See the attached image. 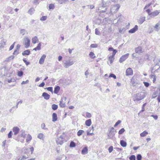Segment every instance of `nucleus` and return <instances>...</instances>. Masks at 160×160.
<instances>
[{
	"label": "nucleus",
	"mask_w": 160,
	"mask_h": 160,
	"mask_svg": "<svg viewBox=\"0 0 160 160\" xmlns=\"http://www.w3.org/2000/svg\"><path fill=\"white\" fill-rule=\"evenodd\" d=\"M30 41H25L24 43L25 47L26 48H28L30 45Z\"/></svg>",
	"instance_id": "obj_21"
},
{
	"label": "nucleus",
	"mask_w": 160,
	"mask_h": 160,
	"mask_svg": "<svg viewBox=\"0 0 160 160\" xmlns=\"http://www.w3.org/2000/svg\"><path fill=\"white\" fill-rule=\"evenodd\" d=\"M19 53L17 51V50H14V52L13 53V54L14 55H17Z\"/></svg>",
	"instance_id": "obj_64"
},
{
	"label": "nucleus",
	"mask_w": 160,
	"mask_h": 160,
	"mask_svg": "<svg viewBox=\"0 0 160 160\" xmlns=\"http://www.w3.org/2000/svg\"><path fill=\"white\" fill-rule=\"evenodd\" d=\"M60 88L59 86H55L54 88V93L55 94H57L60 90Z\"/></svg>",
	"instance_id": "obj_17"
},
{
	"label": "nucleus",
	"mask_w": 160,
	"mask_h": 160,
	"mask_svg": "<svg viewBox=\"0 0 160 160\" xmlns=\"http://www.w3.org/2000/svg\"><path fill=\"white\" fill-rule=\"evenodd\" d=\"M129 53H128L122 55L119 59V62L120 63H122L128 57Z\"/></svg>",
	"instance_id": "obj_8"
},
{
	"label": "nucleus",
	"mask_w": 160,
	"mask_h": 160,
	"mask_svg": "<svg viewBox=\"0 0 160 160\" xmlns=\"http://www.w3.org/2000/svg\"><path fill=\"white\" fill-rule=\"evenodd\" d=\"M125 131V130L124 128H122L118 132V134H121L123 133L124 131Z\"/></svg>",
	"instance_id": "obj_40"
},
{
	"label": "nucleus",
	"mask_w": 160,
	"mask_h": 160,
	"mask_svg": "<svg viewBox=\"0 0 160 160\" xmlns=\"http://www.w3.org/2000/svg\"><path fill=\"white\" fill-rule=\"evenodd\" d=\"M67 99V98L66 97L62 98L59 103V106L61 108H64L65 107L66 105L65 104V101Z\"/></svg>",
	"instance_id": "obj_7"
},
{
	"label": "nucleus",
	"mask_w": 160,
	"mask_h": 160,
	"mask_svg": "<svg viewBox=\"0 0 160 160\" xmlns=\"http://www.w3.org/2000/svg\"><path fill=\"white\" fill-rule=\"evenodd\" d=\"M95 33L97 35H99L100 34V32L98 31V28H96L95 29Z\"/></svg>",
	"instance_id": "obj_50"
},
{
	"label": "nucleus",
	"mask_w": 160,
	"mask_h": 160,
	"mask_svg": "<svg viewBox=\"0 0 160 160\" xmlns=\"http://www.w3.org/2000/svg\"><path fill=\"white\" fill-rule=\"evenodd\" d=\"M159 25L160 24L158 23L154 26V28L156 29V30L157 31H158V28L159 26Z\"/></svg>",
	"instance_id": "obj_60"
},
{
	"label": "nucleus",
	"mask_w": 160,
	"mask_h": 160,
	"mask_svg": "<svg viewBox=\"0 0 160 160\" xmlns=\"http://www.w3.org/2000/svg\"><path fill=\"white\" fill-rule=\"evenodd\" d=\"M45 125L44 123H43L41 124V128L42 129L44 130H48V128H45Z\"/></svg>",
	"instance_id": "obj_37"
},
{
	"label": "nucleus",
	"mask_w": 160,
	"mask_h": 160,
	"mask_svg": "<svg viewBox=\"0 0 160 160\" xmlns=\"http://www.w3.org/2000/svg\"><path fill=\"white\" fill-rule=\"evenodd\" d=\"M29 82V80H27L26 81H23L22 83V84H24L28 83Z\"/></svg>",
	"instance_id": "obj_59"
},
{
	"label": "nucleus",
	"mask_w": 160,
	"mask_h": 160,
	"mask_svg": "<svg viewBox=\"0 0 160 160\" xmlns=\"http://www.w3.org/2000/svg\"><path fill=\"white\" fill-rule=\"evenodd\" d=\"M130 84L133 86H134L135 85L134 77H132L131 79Z\"/></svg>",
	"instance_id": "obj_22"
},
{
	"label": "nucleus",
	"mask_w": 160,
	"mask_h": 160,
	"mask_svg": "<svg viewBox=\"0 0 160 160\" xmlns=\"http://www.w3.org/2000/svg\"><path fill=\"white\" fill-rule=\"evenodd\" d=\"M30 53V51L29 50H27L24 51L22 53V54L23 56H25V55H28Z\"/></svg>",
	"instance_id": "obj_19"
},
{
	"label": "nucleus",
	"mask_w": 160,
	"mask_h": 160,
	"mask_svg": "<svg viewBox=\"0 0 160 160\" xmlns=\"http://www.w3.org/2000/svg\"><path fill=\"white\" fill-rule=\"evenodd\" d=\"M120 144L123 147H126L127 145V142L123 140L120 141Z\"/></svg>",
	"instance_id": "obj_20"
},
{
	"label": "nucleus",
	"mask_w": 160,
	"mask_h": 160,
	"mask_svg": "<svg viewBox=\"0 0 160 160\" xmlns=\"http://www.w3.org/2000/svg\"><path fill=\"white\" fill-rule=\"evenodd\" d=\"M117 52V50L115 49V50H113V51H112V55L111 56L114 57L115 54Z\"/></svg>",
	"instance_id": "obj_51"
},
{
	"label": "nucleus",
	"mask_w": 160,
	"mask_h": 160,
	"mask_svg": "<svg viewBox=\"0 0 160 160\" xmlns=\"http://www.w3.org/2000/svg\"><path fill=\"white\" fill-rule=\"evenodd\" d=\"M49 9H53L54 8V5L53 4H49Z\"/></svg>",
	"instance_id": "obj_42"
},
{
	"label": "nucleus",
	"mask_w": 160,
	"mask_h": 160,
	"mask_svg": "<svg viewBox=\"0 0 160 160\" xmlns=\"http://www.w3.org/2000/svg\"><path fill=\"white\" fill-rule=\"evenodd\" d=\"M120 7V5L118 4L113 5L110 9V12L111 13H116L118 11Z\"/></svg>",
	"instance_id": "obj_5"
},
{
	"label": "nucleus",
	"mask_w": 160,
	"mask_h": 160,
	"mask_svg": "<svg viewBox=\"0 0 160 160\" xmlns=\"http://www.w3.org/2000/svg\"><path fill=\"white\" fill-rule=\"evenodd\" d=\"M46 57V55L45 54H43L41 58H40L39 61V63L40 64H42L44 61V60L45 58Z\"/></svg>",
	"instance_id": "obj_15"
},
{
	"label": "nucleus",
	"mask_w": 160,
	"mask_h": 160,
	"mask_svg": "<svg viewBox=\"0 0 160 160\" xmlns=\"http://www.w3.org/2000/svg\"><path fill=\"white\" fill-rule=\"evenodd\" d=\"M84 132V131L83 130H80L77 132V135L78 136H80Z\"/></svg>",
	"instance_id": "obj_27"
},
{
	"label": "nucleus",
	"mask_w": 160,
	"mask_h": 160,
	"mask_svg": "<svg viewBox=\"0 0 160 160\" xmlns=\"http://www.w3.org/2000/svg\"><path fill=\"white\" fill-rule=\"evenodd\" d=\"M52 108L53 110H56L58 108V106L55 104H53L52 106Z\"/></svg>",
	"instance_id": "obj_29"
},
{
	"label": "nucleus",
	"mask_w": 160,
	"mask_h": 160,
	"mask_svg": "<svg viewBox=\"0 0 160 160\" xmlns=\"http://www.w3.org/2000/svg\"><path fill=\"white\" fill-rule=\"evenodd\" d=\"M74 63V62L73 61L71 60V59H69L68 60L65 61L63 62V65L65 68H68L73 65Z\"/></svg>",
	"instance_id": "obj_2"
},
{
	"label": "nucleus",
	"mask_w": 160,
	"mask_h": 160,
	"mask_svg": "<svg viewBox=\"0 0 160 160\" xmlns=\"http://www.w3.org/2000/svg\"><path fill=\"white\" fill-rule=\"evenodd\" d=\"M136 53L139 54L143 52L142 48L141 46H138L135 49Z\"/></svg>",
	"instance_id": "obj_10"
},
{
	"label": "nucleus",
	"mask_w": 160,
	"mask_h": 160,
	"mask_svg": "<svg viewBox=\"0 0 160 160\" xmlns=\"http://www.w3.org/2000/svg\"><path fill=\"white\" fill-rule=\"evenodd\" d=\"M34 11L35 10L34 8H31L28 10V12L29 14L31 15L33 13Z\"/></svg>",
	"instance_id": "obj_25"
},
{
	"label": "nucleus",
	"mask_w": 160,
	"mask_h": 160,
	"mask_svg": "<svg viewBox=\"0 0 160 160\" xmlns=\"http://www.w3.org/2000/svg\"><path fill=\"white\" fill-rule=\"evenodd\" d=\"M12 131H10L8 134V137L9 138H12Z\"/></svg>",
	"instance_id": "obj_55"
},
{
	"label": "nucleus",
	"mask_w": 160,
	"mask_h": 160,
	"mask_svg": "<svg viewBox=\"0 0 160 160\" xmlns=\"http://www.w3.org/2000/svg\"><path fill=\"white\" fill-rule=\"evenodd\" d=\"M146 104H147L146 103H145L143 104L142 107V110H141L140 111L138 114H139L140 113L142 112H144L145 111L144 108L146 105Z\"/></svg>",
	"instance_id": "obj_31"
},
{
	"label": "nucleus",
	"mask_w": 160,
	"mask_h": 160,
	"mask_svg": "<svg viewBox=\"0 0 160 160\" xmlns=\"http://www.w3.org/2000/svg\"><path fill=\"white\" fill-rule=\"evenodd\" d=\"M47 18V16H43L40 18V20L41 21H44L46 20Z\"/></svg>",
	"instance_id": "obj_38"
},
{
	"label": "nucleus",
	"mask_w": 160,
	"mask_h": 160,
	"mask_svg": "<svg viewBox=\"0 0 160 160\" xmlns=\"http://www.w3.org/2000/svg\"><path fill=\"white\" fill-rule=\"evenodd\" d=\"M109 77H112L114 78V79L116 78V76L113 73H111L109 76Z\"/></svg>",
	"instance_id": "obj_47"
},
{
	"label": "nucleus",
	"mask_w": 160,
	"mask_h": 160,
	"mask_svg": "<svg viewBox=\"0 0 160 160\" xmlns=\"http://www.w3.org/2000/svg\"><path fill=\"white\" fill-rule=\"evenodd\" d=\"M76 146V143L73 141H71L70 144V147L71 148L75 147Z\"/></svg>",
	"instance_id": "obj_26"
},
{
	"label": "nucleus",
	"mask_w": 160,
	"mask_h": 160,
	"mask_svg": "<svg viewBox=\"0 0 160 160\" xmlns=\"http://www.w3.org/2000/svg\"><path fill=\"white\" fill-rule=\"evenodd\" d=\"M45 89H47V90L49 91L52 92H53V88L52 87H50L45 88Z\"/></svg>",
	"instance_id": "obj_36"
},
{
	"label": "nucleus",
	"mask_w": 160,
	"mask_h": 160,
	"mask_svg": "<svg viewBox=\"0 0 160 160\" xmlns=\"http://www.w3.org/2000/svg\"><path fill=\"white\" fill-rule=\"evenodd\" d=\"M160 13V12L158 10H156L153 12H152L150 14V16L151 18H154L156 16Z\"/></svg>",
	"instance_id": "obj_9"
},
{
	"label": "nucleus",
	"mask_w": 160,
	"mask_h": 160,
	"mask_svg": "<svg viewBox=\"0 0 160 160\" xmlns=\"http://www.w3.org/2000/svg\"><path fill=\"white\" fill-rule=\"evenodd\" d=\"M23 72L22 71H18V75L19 77H21L23 75Z\"/></svg>",
	"instance_id": "obj_45"
},
{
	"label": "nucleus",
	"mask_w": 160,
	"mask_h": 160,
	"mask_svg": "<svg viewBox=\"0 0 160 160\" xmlns=\"http://www.w3.org/2000/svg\"><path fill=\"white\" fill-rule=\"evenodd\" d=\"M34 149L33 147H32L30 148L29 149H28V148L25 149V150L27 151H28L30 150V151L31 152V154H32L33 153V152L34 151Z\"/></svg>",
	"instance_id": "obj_35"
},
{
	"label": "nucleus",
	"mask_w": 160,
	"mask_h": 160,
	"mask_svg": "<svg viewBox=\"0 0 160 160\" xmlns=\"http://www.w3.org/2000/svg\"><path fill=\"white\" fill-rule=\"evenodd\" d=\"M20 129L18 127H14L12 129V131L14 132V135H16L19 132Z\"/></svg>",
	"instance_id": "obj_12"
},
{
	"label": "nucleus",
	"mask_w": 160,
	"mask_h": 160,
	"mask_svg": "<svg viewBox=\"0 0 160 160\" xmlns=\"http://www.w3.org/2000/svg\"><path fill=\"white\" fill-rule=\"evenodd\" d=\"M26 134L25 133V132H22V133L21 134L20 136L24 138L26 137Z\"/></svg>",
	"instance_id": "obj_56"
},
{
	"label": "nucleus",
	"mask_w": 160,
	"mask_h": 160,
	"mask_svg": "<svg viewBox=\"0 0 160 160\" xmlns=\"http://www.w3.org/2000/svg\"><path fill=\"white\" fill-rule=\"evenodd\" d=\"M147 95L146 92L138 93L134 94L136 98H133L134 101H139L143 99Z\"/></svg>",
	"instance_id": "obj_1"
},
{
	"label": "nucleus",
	"mask_w": 160,
	"mask_h": 160,
	"mask_svg": "<svg viewBox=\"0 0 160 160\" xmlns=\"http://www.w3.org/2000/svg\"><path fill=\"white\" fill-rule=\"evenodd\" d=\"M45 84L44 82H42L38 86L40 87H43L45 85Z\"/></svg>",
	"instance_id": "obj_61"
},
{
	"label": "nucleus",
	"mask_w": 160,
	"mask_h": 160,
	"mask_svg": "<svg viewBox=\"0 0 160 160\" xmlns=\"http://www.w3.org/2000/svg\"><path fill=\"white\" fill-rule=\"evenodd\" d=\"M145 17H142L139 20V23H140V24L142 23L143 22L145 21Z\"/></svg>",
	"instance_id": "obj_33"
},
{
	"label": "nucleus",
	"mask_w": 160,
	"mask_h": 160,
	"mask_svg": "<svg viewBox=\"0 0 160 160\" xmlns=\"http://www.w3.org/2000/svg\"><path fill=\"white\" fill-rule=\"evenodd\" d=\"M32 138L31 136L30 135H28V137L26 139V141L28 142L29 141H30L32 139Z\"/></svg>",
	"instance_id": "obj_43"
},
{
	"label": "nucleus",
	"mask_w": 160,
	"mask_h": 160,
	"mask_svg": "<svg viewBox=\"0 0 160 160\" xmlns=\"http://www.w3.org/2000/svg\"><path fill=\"white\" fill-rule=\"evenodd\" d=\"M130 160H136V157L134 155H132L129 158Z\"/></svg>",
	"instance_id": "obj_39"
},
{
	"label": "nucleus",
	"mask_w": 160,
	"mask_h": 160,
	"mask_svg": "<svg viewBox=\"0 0 160 160\" xmlns=\"http://www.w3.org/2000/svg\"><path fill=\"white\" fill-rule=\"evenodd\" d=\"M91 120L90 119L87 120L85 122V124L87 126H90L91 125Z\"/></svg>",
	"instance_id": "obj_23"
},
{
	"label": "nucleus",
	"mask_w": 160,
	"mask_h": 160,
	"mask_svg": "<svg viewBox=\"0 0 160 160\" xmlns=\"http://www.w3.org/2000/svg\"><path fill=\"white\" fill-rule=\"evenodd\" d=\"M15 57L13 55H12L9 57L8 58H7V61H8L11 60L13 59Z\"/></svg>",
	"instance_id": "obj_44"
},
{
	"label": "nucleus",
	"mask_w": 160,
	"mask_h": 160,
	"mask_svg": "<svg viewBox=\"0 0 160 160\" xmlns=\"http://www.w3.org/2000/svg\"><path fill=\"white\" fill-rule=\"evenodd\" d=\"M114 57L112 56H110L109 57L108 60L110 61V63H112L113 61L114 60Z\"/></svg>",
	"instance_id": "obj_28"
},
{
	"label": "nucleus",
	"mask_w": 160,
	"mask_h": 160,
	"mask_svg": "<svg viewBox=\"0 0 160 160\" xmlns=\"http://www.w3.org/2000/svg\"><path fill=\"white\" fill-rule=\"evenodd\" d=\"M15 42H14L10 47L9 48V50H12L14 47V44Z\"/></svg>",
	"instance_id": "obj_57"
},
{
	"label": "nucleus",
	"mask_w": 160,
	"mask_h": 160,
	"mask_svg": "<svg viewBox=\"0 0 160 160\" xmlns=\"http://www.w3.org/2000/svg\"><path fill=\"white\" fill-rule=\"evenodd\" d=\"M88 153V149L87 147H84L82 150L81 153L83 155L87 154Z\"/></svg>",
	"instance_id": "obj_16"
},
{
	"label": "nucleus",
	"mask_w": 160,
	"mask_h": 160,
	"mask_svg": "<svg viewBox=\"0 0 160 160\" xmlns=\"http://www.w3.org/2000/svg\"><path fill=\"white\" fill-rule=\"evenodd\" d=\"M22 60L23 61V62L25 63V64H26V65L27 66H28L30 64V62H29L27 61V60L25 58H23L22 59Z\"/></svg>",
	"instance_id": "obj_46"
},
{
	"label": "nucleus",
	"mask_w": 160,
	"mask_h": 160,
	"mask_svg": "<svg viewBox=\"0 0 160 160\" xmlns=\"http://www.w3.org/2000/svg\"><path fill=\"white\" fill-rule=\"evenodd\" d=\"M147 134H148V132L145 131L140 134V136L141 137H143L146 136Z\"/></svg>",
	"instance_id": "obj_32"
},
{
	"label": "nucleus",
	"mask_w": 160,
	"mask_h": 160,
	"mask_svg": "<svg viewBox=\"0 0 160 160\" xmlns=\"http://www.w3.org/2000/svg\"><path fill=\"white\" fill-rule=\"evenodd\" d=\"M142 158V156L140 154H138L137 156V160H141Z\"/></svg>",
	"instance_id": "obj_41"
},
{
	"label": "nucleus",
	"mask_w": 160,
	"mask_h": 160,
	"mask_svg": "<svg viewBox=\"0 0 160 160\" xmlns=\"http://www.w3.org/2000/svg\"><path fill=\"white\" fill-rule=\"evenodd\" d=\"M144 84V86L146 87H148L149 86V85H150V84L148 82H143Z\"/></svg>",
	"instance_id": "obj_52"
},
{
	"label": "nucleus",
	"mask_w": 160,
	"mask_h": 160,
	"mask_svg": "<svg viewBox=\"0 0 160 160\" xmlns=\"http://www.w3.org/2000/svg\"><path fill=\"white\" fill-rule=\"evenodd\" d=\"M20 34H22V35H24L25 34L27 33H28V32H27V31L24 29H21L20 30Z\"/></svg>",
	"instance_id": "obj_30"
},
{
	"label": "nucleus",
	"mask_w": 160,
	"mask_h": 160,
	"mask_svg": "<svg viewBox=\"0 0 160 160\" xmlns=\"http://www.w3.org/2000/svg\"><path fill=\"white\" fill-rule=\"evenodd\" d=\"M133 71L131 68L127 69L126 71V75L127 76L131 75L133 74Z\"/></svg>",
	"instance_id": "obj_11"
},
{
	"label": "nucleus",
	"mask_w": 160,
	"mask_h": 160,
	"mask_svg": "<svg viewBox=\"0 0 160 160\" xmlns=\"http://www.w3.org/2000/svg\"><path fill=\"white\" fill-rule=\"evenodd\" d=\"M57 120V114L55 113H53L52 115V121L55 122Z\"/></svg>",
	"instance_id": "obj_18"
},
{
	"label": "nucleus",
	"mask_w": 160,
	"mask_h": 160,
	"mask_svg": "<svg viewBox=\"0 0 160 160\" xmlns=\"http://www.w3.org/2000/svg\"><path fill=\"white\" fill-rule=\"evenodd\" d=\"M116 131H115V129L113 127H112L109 131V133L108 135V138L111 139L115 135V132Z\"/></svg>",
	"instance_id": "obj_6"
},
{
	"label": "nucleus",
	"mask_w": 160,
	"mask_h": 160,
	"mask_svg": "<svg viewBox=\"0 0 160 160\" xmlns=\"http://www.w3.org/2000/svg\"><path fill=\"white\" fill-rule=\"evenodd\" d=\"M65 137V136L64 135V133H63V134L60 136L56 140V142L58 144L62 145L63 143V139Z\"/></svg>",
	"instance_id": "obj_4"
},
{
	"label": "nucleus",
	"mask_w": 160,
	"mask_h": 160,
	"mask_svg": "<svg viewBox=\"0 0 160 160\" xmlns=\"http://www.w3.org/2000/svg\"><path fill=\"white\" fill-rule=\"evenodd\" d=\"M146 12L148 13V15L149 16L150 15V14L151 12V10L150 9H148L146 10Z\"/></svg>",
	"instance_id": "obj_63"
},
{
	"label": "nucleus",
	"mask_w": 160,
	"mask_h": 160,
	"mask_svg": "<svg viewBox=\"0 0 160 160\" xmlns=\"http://www.w3.org/2000/svg\"><path fill=\"white\" fill-rule=\"evenodd\" d=\"M44 135L43 133H40L38 136V138L41 140H43L44 138L43 137Z\"/></svg>",
	"instance_id": "obj_24"
},
{
	"label": "nucleus",
	"mask_w": 160,
	"mask_h": 160,
	"mask_svg": "<svg viewBox=\"0 0 160 160\" xmlns=\"http://www.w3.org/2000/svg\"><path fill=\"white\" fill-rule=\"evenodd\" d=\"M86 116L88 118H90L91 117V113L88 112H86Z\"/></svg>",
	"instance_id": "obj_58"
},
{
	"label": "nucleus",
	"mask_w": 160,
	"mask_h": 160,
	"mask_svg": "<svg viewBox=\"0 0 160 160\" xmlns=\"http://www.w3.org/2000/svg\"><path fill=\"white\" fill-rule=\"evenodd\" d=\"M107 5L106 3L104 1V0H103L102 1V6L101 8L102 10L101 11H100L99 12V15L101 16L102 13L105 12H106V10L107 9Z\"/></svg>",
	"instance_id": "obj_3"
},
{
	"label": "nucleus",
	"mask_w": 160,
	"mask_h": 160,
	"mask_svg": "<svg viewBox=\"0 0 160 160\" xmlns=\"http://www.w3.org/2000/svg\"><path fill=\"white\" fill-rule=\"evenodd\" d=\"M42 96L43 97L44 99L46 100H48L50 98V95L45 92L42 93Z\"/></svg>",
	"instance_id": "obj_13"
},
{
	"label": "nucleus",
	"mask_w": 160,
	"mask_h": 160,
	"mask_svg": "<svg viewBox=\"0 0 160 160\" xmlns=\"http://www.w3.org/2000/svg\"><path fill=\"white\" fill-rule=\"evenodd\" d=\"M41 43H39L37 47L36 48L38 50H40L41 49Z\"/></svg>",
	"instance_id": "obj_49"
},
{
	"label": "nucleus",
	"mask_w": 160,
	"mask_h": 160,
	"mask_svg": "<svg viewBox=\"0 0 160 160\" xmlns=\"http://www.w3.org/2000/svg\"><path fill=\"white\" fill-rule=\"evenodd\" d=\"M138 26L137 25H136L133 28L129 30L128 32L130 33H134L138 30Z\"/></svg>",
	"instance_id": "obj_14"
},
{
	"label": "nucleus",
	"mask_w": 160,
	"mask_h": 160,
	"mask_svg": "<svg viewBox=\"0 0 160 160\" xmlns=\"http://www.w3.org/2000/svg\"><path fill=\"white\" fill-rule=\"evenodd\" d=\"M97 46L98 45L96 44H92L90 46V47L91 48H97Z\"/></svg>",
	"instance_id": "obj_53"
},
{
	"label": "nucleus",
	"mask_w": 160,
	"mask_h": 160,
	"mask_svg": "<svg viewBox=\"0 0 160 160\" xmlns=\"http://www.w3.org/2000/svg\"><path fill=\"white\" fill-rule=\"evenodd\" d=\"M121 122V121L120 120H118L114 124V127H115L117 126Z\"/></svg>",
	"instance_id": "obj_54"
},
{
	"label": "nucleus",
	"mask_w": 160,
	"mask_h": 160,
	"mask_svg": "<svg viewBox=\"0 0 160 160\" xmlns=\"http://www.w3.org/2000/svg\"><path fill=\"white\" fill-rule=\"evenodd\" d=\"M151 117H152L155 120H157L158 118V116L157 115H152L151 116Z\"/></svg>",
	"instance_id": "obj_62"
},
{
	"label": "nucleus",
	"mask_w": 160,
	"mask_h": 160,
	"mask_svg": "<svg viewBox=\"0 0 160 160\" xmlns=\"http://www.w3.org/2000/svg\"><path fill=\"white\" fill-rule=\"evenodd\" d=\"M113 149V147L112 146H110L108 149L109 152V153L111 152H112Z\"/></svg>",
	"instance_id": "obj_48"
},
{
	"label": "nucleus",
	"mask_w": 160,
	"mask_h": 160,
	"mask_svg": "<svg viewBox=\"0 0 160 160\" xmlns=\"http://www.w3.org/2000/svg\"><path fill=\"white\" fill-rule=\"evenodd\" d=\"M89 56L92 58H94L95 57V54L93 52H90L89 54Z\"/></svg>",
	"instance_id": "obj_34"
}]
</instances>
